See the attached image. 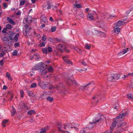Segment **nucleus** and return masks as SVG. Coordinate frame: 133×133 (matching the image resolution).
Segmentation results:
<instances>
[{"label": "nucleus", "instance_id": "f257e3e1", "mask_svg": "<svg viewBox=\"0 0 133 133\" xmlns=\"http://www.w3.org/2000/svg\"><path fill=\"white\" fill-rule=\"evenodd\" d=\"M77 124L70 123H65L62 125L61 123L57 125L58 131L60 133H72L69 131L75 130L76 131L78 130Z\"/></svg>", "mask_w": 133, "mask_h": 133}, {"label": "nucleus", "instance_id": "f03ea898", "mask_svg": "<svg viewBox=\"0 0 133 133\" xmlns=\"http://www.w3.org/2000/svg\"><path fill=\"white\" fill-rule=\"evenodd\" d=\"M127 114V113L126 112L119 116L117 117L114 119V122L112 124L110 127V133L112 132L114 128L116 125L117 126L118 122L119 123L122 121Z\"/></svg>", "mask_w": 133, "mask_h": 133}, {"label": "nucleus", "instance_id": "7ed1b4c3", "mask_svg": "<svg viewBox=\"0 0 133 133\" xmlns=\"http://www.w3.org/2000/svg\"><path fill=\"white\" fill-rule=\"evenodd\" d=\"M120 75L118 74H112L108 75L107 78L109 81H114L119 79Z\"/></svg>", "mask_w": 133, "mask_h": 133}, {"label": "nucleus", "instance_id": "20e7f679", "mask_svg": "<svg viewBox=\"0 0 133 133\" xmlns=\"http://www.w3.org/2000/svg\"><path fill=\"white\" fill-rule=\"evenodd\" d=\"M45 66V64L44 63L41 62L35 65L32 68V70L33 71H36L37 70H39V71L41 69Z\"/></svg>", "mask_w": 133, "mask_h": 133}, {"label": "nucleus", "instance_id": "39448f33", "mask_svg": "<svg viewBox=\"0 0 133 133\" xmlns=\"http://www.w3.org/2000/svg\"><path fill=\"white\" fill-rule=\"evenodd\" d=\"M101 120L100 117H98L97 118L93 120L92 122H89V124L87 127V128L89 129H92L94 127V124L95 123H98Z\"/></svg>", "mask_w": 133, "mask_h": 133}, {"label": "nucleus", "instance_id": "423d86ee", "mask_svg": "<svg viewBox=\"0 0 133 133\" xmlns=\"http://www.w3.org/2000/svg\"><path fill=\"white\" fill-rule=\"evenodd\" d=\"M46 65H45L43 68L40 70L39 72L42 77H47L48 75H46L48 72L47 69H46Z\"/></svg>", "mask_w": 133, "mask_h": 133}, {"label": "nucleus", "instance_id": "0eeeda50", "mask_svg": "<svg viewBox=\"0 0 133 133\" xmlns=\"http://www.w3.org/2000/svg\"><path fill=\"white\" fill-rule=\"evenodd\" d=\"M29 28L28 25H25L23 27V32L25 36L27 37V35L29 33Z\"/></svg>", "mask_w": 133, "mask_h": 133}, {"label": "nucleus", "instance_id": "6e6552de", "mask_svg": "<svg viewBox=\"0 0 133 133\" xmlns=\"http://www.w3.org/2000/svg\"><path fill=\"white\" fill-rule=\"evenodd\" d=\"M42 51L44 54H47L48 52H51L52 51V50L51 47L49 46L47 48L45 47L42 48Z\"/></svg>", "mask_w": 133, "mask_h": 133}, {"label": "nucleus", "instance_id": "1a4fd4ad", "mask_svg": "<svg viewBox=\"0 0 133 133\" xmlns=\"http://www.w3.org/2000/svg\"><path fill=\"white\" fill-rule=\"evenodd\" d=\"M67 84L69 85H71L72 84L76 85L77 82L73 78L68 79L67 82Z\"/></svg>", "mask_w": 133, "mask_h": 133}, {"label": "nucleus", "instance_id": "9d476101", "mask_svg": "<svg viewBox=\"0 0 133 133\" xmlns=\"http://www.w3.org/2000/svg\"><path fill=\"white\" fill-rule=\"evenodd\" d=\"M69 58V57L67 56H64L63 57V60L66 63L72 65V62L68 59Z\"/></svg>", "mask_w": 133, "mask_h": 133}, {"label": "nucleus", "instance_id": "9b49d317", "mask_svg": "<svg viewBox=\"0 0 133 133\" xmlns=\"http://www.w3.org/2000/svg\"><path fill=\"white\" fill-rule=\"evenodd\" d=\"M38 85L42 89H45L48 86L47 84L43 82H39L38 83Z\"/></svg>", "mask_w": 133, "mask_h": 133}, {"label": "nucleus", "instance_id": "f8f14e48", "mask_svg": "<svg viewBox=\"0 0 133 133\" xmlns=\"http://www.w3.org/2000/svg\"><path fill=\"white\" fill-rule=\"evenodd\" d=\"M5 37H4L2 38V40L3 42L7 44H9V40L8 39L7 37H8V34L7 33L5 34Z\"/></svg>", "mask_w": 133, "mask_h": 133}, {"label": "nucleus", "instance_id": "ddd939ff", "mask_svg": "<svg viewBox=\"0 0 133 133\" xmlns=\"http://www.w3.org/2000/svg\"><path fill=\"white\" fill-rule=\"evenodd\" d=\"M94 32L95 33L97 36H99L101 37H104L105 36V34L101 31H98L95 30Z\"/></svg>", "mask_w": 133, "mask_h": 133}, {"label": "nucleus", "instance_id": "4468645a", "mask_svg": "<svg viewBox=\"0 0 133 133\" xmlns=\"http://www.w3.org/2000/svg\"><path fill=\"white\" fill-rule=\"evenodd\" d=\"M127 22H124V20H119L118 22L115 24V25L117 26H120L121 25H124L125 23H127Z\"/></svg>", "mask_w": 133, "mask_h": 133}, {"label": "nucleus", "instance_id": "2eb2a0df", "mask_svg": "<svg viewBox=\"0 0 133 133\" xmlns=\"http://www.w3.org/2000/svg\"><path fill=\"white\" fill-rule=\"evenodd\" d=\"M57 48L61 51L64 50L65 48V46L63 44H60L58 45Z\"/></svg>", "mask_w": 133, "mask_h": 133}, {"label": "nucleus", "instance_id": "dca6fc26", "mask_svg": "<svg viewBox=\"0 0 133 133\" xmlns=\"http://www.w3.org/2000/svg\"><path fill=\"white\" fill-rule=\"evenodd\" d=\"M97 25L100 28H102L104 26V23L102 21H99L97 23Z\"/></svg>", "mask_w": 133, "mask_h": 133}, {"label": "nucleus", "instance_id": "f3484780", "mask_svg": "<svg viewBox=\"0 0 133 133\" xmlns=\"http://www.w3.org/2000/svg\"><path fill=\"white\" fill-rule=\"evenodd\" d=\"M118 26L115 25L114 27V31L116 34H118L120 32V28H118Z\"/></svg>", "mask_w": 133, "mask_h": 133}, {"label": "nucleus", "instance_id": "a211bd4d", "mask_svg": "<svg viewBox=\"0 0 133 133\" xmlns=\"http://www.w3.org/2000/svg\"><path fill=\"white\" fill-rule=\"evenodd\" d=\"M104 18H106L108 19L111 18L112 17H115V16L114 15H110L107 13H105L104 15Z\"/></svg>", "mask_w": 133, "mask_h": 133}, {"label": "nucleus", "instance_id": "6ab92c4d", "mask_svg": "<svg viewBox=\"0 0 133 133\" xmlns=\"http://www.w3.org/2000/svg\"><path fill=\"white\" fill-rule=\"evenodd\" d=\"M100 98V96L99 95H95L93 97V99L95 100V102H97L98 100Z\"/></svg>", "mask_w": 133, "mask_h": 133}, {"label": "nucleus", "instance_id": "aec40b11", "mask_svg": "<svg viewBox=\"0 0 133 133\" xmlns=\"http://www.w3.org/2000/svg\"><path fill=\"white\" fill-rule=\"evenodd\" d=\"M74 49L80 55H82V53L83 52V51L77 47H75L74 48Z\"/></svg>", "mask_w": 133, "mask_h": 133}, {"label": "nucleus", "instance_id": "412c9836", "mask_svg": "<svg viewBox=\"0 0 133 133\" xmlns=\"http://www.w3.org/2000/svg\"><path fill=\"white\" fill-rule=\"evenodd\" d=\"M87 18L89 20H91L94 19V18L93 16L91 13H89L87 16Z\"/></svg>", "mask_w": 133, "mask_h": 133}, {"label": "nucleus", "instance_id": "4be33fe9", "mask_svg": "<svg viewBox=\"0 0 133 133\" xmlns=\"http://www.w3.org/2000/svg\"><path fill=\"white\" fill-rule=\"evenodd\" d=\"M121 122L119 123L118 122L117 127H123L126 125V123H122Z\"/></svg>", "mask_w": 133, "mask_h": 133}, {"label": "nucleus", "instance_id": "5701e85b", "mask_svg": "<svg viewBox=\"0 0 133 133\" xmlns=\"http://www.w3.org/2000/svg\"><path fill=\"white\" fill-rule=\"evenodd\" d=\"M62 85V84H59L58 85H57V86H56L55 87V88H56L57 89V90H59V88L60 87H61ZM54 88H55V87H54L51 86V87L49 88V89L50 90H51L52 89H54Z\"/></svg>", "mask_w": 133, "mask_h": 133}, {"label": "nucleus", "instance_id": "b1692460", "mask_svg": "<svg viewBox=\"0 0 133 133\" xmlns=\"http://www.w3.org/2000/svg\"><path fill=\"white\" fill-rule=\"evenodd\" d=\"M128 48L124 49L123 50V51L122 52H119V55H121L123 54H124L127 53V51H128Z\"/></svg>", "mask_w": 133, "mask_h": 133}, {"label": "nucleus", "instance_id": "393cba45", "mask_svg": "<svg viewBox=\"0 0 133 133\" xmlns=\"http://www.w3.org/2000/svg\"><path fill=\"white\" fill-rule=\"evenodd\" d=\"M1 51V52L0 54V57H2L4 56L5 54V52L6 51L5 47V48H4Z\"/></svg>", "mask_w": 133, "mask_h": 133}, {"label": "nucleus", "instance_id": "a878e982", "mask_svg": "<svg viewBox=\"0 0 133 133\" xmlns=\"http://www.w3.org/2000/svg\"><path fill=\"white\" fill-rule=\"evenodd\" d=\"M34 57L35 59H38L40 58V57L39 54L37 53H35L34 54Z\"/></svg>", "mask_w": 133, "mask_h": 133}, {"label": "nucleus", "instance_id": "bb28decb", "mask_svg": "<svg viewBox=\"0 0 133 133\" xmlns=\"http://www.w3.org/2000/svg\"><path fill=\"white\" fill-rule=\"evenodd\" d=\"M27 92L28 95L30 97H33L35 96L34 94L31 91L28 90Z\"/></svg>", "mask_w": 133, "mask_h": 133}, {"label": "nucleus", "instance_id": "cd10ccee", "mask_svg": "<svg viewBox=\"0 0 133 133\" xmlns=\"http://www.w3.org/2000/svg\"><path fill=\"white\" fill-rule=\"evenodd\" d=\"M7 20L10 23L13 25H14L15 24V22L12 20L11 18L9 17H7Z\"/></svg>", "mask_w": 133, "mask_h": 133}, {"label": "nucleus", "instance_id": "c85d7f7f", "mask_svg": "<svg viewBox=\"0 0 133 133\" xmlns=\"http://www.w3.org/2000/svg\"><path fill=\"white\" fill-rule=\"evenodd\" d=\"M90 83H88L87 84H85V85L83 86H81L80 87L79 89L80 90H84L85 88L87 87L88 85H90Z\"/></svg>", "mask_w": 133, "mask_h": 133}, {"label": "nucleus", "instance_id": "c756f323", "mask_svg": "<svg viewBox=\"0 0 133 133\" xmlns=\"http://www.w3.org/2000/svg\"><path fill=\"white\" fill-rule=\"evenodd\" d=\"M6 77L8 78L11 80H12V78L10 74V73L8 72H7L6 74Z\"/></svg>", "mask_w": 133, "mask_h": 133}, {"label": "nucleus", "instance_id": "7c9ffc66", "mask_svg": "<svg viewBox=\"0 0 133 133\" xmlns=\"http://www.w3.org/2000/svg\"><path fill=\"white\" fill-rule=\"evenodd\" d=\"M16 110L15 108L13 107H12V110L11 111V113L12 116L14 115L16 113Z\"/></svg>", "mask_w": 133, "mask_h": 133}, {"label": "nucleus", "instance_id": "2f4dec72", "mask_svg": "<svg viewBox=\"0 0 133 133\" xmlns=\"http://www.w3.org/2000/svg\"><path fill=\"white\" fill-rule=\"evenodd\" d=\"M19 34H17L15 36L14 38L13 39L15 42L17 41L18 40V37H19Z\"/></svg>", "mask_w": 133, "mask_h": 133}, {"label": "nucleus", "instance_id": "473e14b6", "mask_svg": "<svg viewBox=\"0 0 133 133\" xmlns=\"http://www.w3.org/2000/svg\"><path fill=\"white\" fill-rule=\"evenodd\" d=\"M35 112L34 110H29L28 112V115H30L34 114H35Z\"/></svg>", "mask_w": 133, "mask_h": 133}, {"label": "nucleus", "instance_id": "72a5a7b5", "mask_svg": "<svg viewBox=\"0 0 133 133\" xmlns=\"http://www.w3.org/2000/svg\"><path fill=\"white\" fill-rule=\"evenodd\" d=\"M46 44V43L44 42H42L40 43L39 44V46L41 47H42L45 46Z\"/></svg>", "mask_w": 133, "mask_h": 133}, {"label": "nucleus", "instance_id": "f704fd0d", "mask_svg": "<svg viewBox=\"0 0 133 133\" xmlns=\"http://www.w3.org/2000/svg\"><path fill=\"white\" fill-rule=\"evenodd\" d=\"M91 46L90 45L86 43L85 44V47L87 49H89L91 48Z\"/></svg>", "mask_w": 133, "mask_h": 133}, {"label": "nucleus", "instance_id": "c9c22d12", "mask_svg": "<svg viewBox=\"0 0 133 133\" xmlns=\"http://www.w3.org/2000/svg\"><path fill=\"white\" fill-rule=\"evenodd\" d=\"M47 130V129L45 128H43L41 130L40 132L39 133H46Z\"/></svg>", "mask_w": 133, "mask_h": 133}, {"label": "nucleus", "instance_id": "e433bc0d", "mask_svg": "<svg viewBox=\"0 0 133 133\" xmlns=\"http://www.w3.org/2000/svg\"><path fill=\"white\" fill-rule=\"evenodd\" d=\"M8 120L6 119H4L2 121V125L4 127L6 126L5 124L7 122Z\"/></svg>", "mask_w": 133, "mask_h": 133}, {"label": "nucleus", "instance_id": "4c0bfd02", "mask_svg": "<svg viewBox=\"0 0 133 133\" xmlns=\"http://www.w3.org/2000/svg\"><path fill=\"white\" fill-rule=\"evenodd\" d=\"M48 40L50 41V42H52L53 43H54L55 42V40H56V41L57 40V39H53L52 38H48Z\"/></svg>", "mask_w": 133, "mask_h": 133}, {"label": "nucleus", "instance_id": "58836bf2", "mask_svg": "<svg viewBox=\"0 0 133 133\" xmlns=\"http://www.w3.org/2000/svg\"><path fill=\"white\" fill-rule=\"evenodd\" d=\"M6 29L10 30L12 28V26L10 24H8L6 25Z\"/></svg>", "mask_w": 133, "mask_h": 133}, {"label": "nucleus", "instance_id": "ea45409f", "mask_svg": "<svg viewBox=\"0 0 133 133\" xmlns=\"http://www.w3.org/2000/svg\"><path fill=\"white\" fill-rule=\"evenodd\" d=\"M127 98L129 99L133 100V95L129 94L127 95Z\"/></svg>", "mask_w": 133, "mask_h": 133}, {"label": "nucleus", "instance_id": "a19ab883", "mask_svg": "<svg viewBox=\"0 0 133 133\" xmlns=\"http://www.w3.org/2000/svg\"><path fill=\"white\" fill-rule=\"evenodd\" d=\"M15 34L14 33H13L12 32H10V35L9 36V38L12 40L13 39L12 38V37H13L14 36V35Z\"/></svg>", "mask_w": 133, "mask_h": 133}, {"label": "nucleus", "instance_id": "79ce46f5", "mask_svg": "<svg viewBox=\"0 0 133 133\" xmlns=\"http://www.w3.org/2000/svg\"><path fill=\"white\" fill-rule=\"evenodd\" d=\"M46 99L48 101L51 102L53 101V98L50 96H48L47 97Z\"/></svg>", "mask_w": 133, "mask_h": 133}, {"label": "nucleus", "instance_id": "37998d69", "mask_svg": "<svg viewBox=\"0 0 133 133\" xmlns=\"http://www.w3.org/2000/svg\"><path fill=\"white\" fill-rule=\"evenodd\" d=\"M46 35L45 34H43L42 38V40L43 41H46Z\"/></svg>", "mask_w": 133, "mask_h": 133}, {"label": "nucleus", "instance_id": "c03bdc74", "mask_svg": "<svg viewBox=\"0 0 133 133\" xmlns=\"http://www.w3.org/2000/svg\"><path fill=\"white\" fill-rule=\"evenodd\" d=\"M48 70L49 72H52L53 71V68L51 66H50L48 68Z\"/></svg>", "mask_w": 133, "mask_h": 133}, {"label": "nucleus", "instance_id": "a18cd8bd", "mask_svg": "<svg viewBox=\"0 0 133 133\" xmlns=\"http://www.w3.org/2000/svg\"><path fill=\"white\" fill-rule=\"evenodd\" d=\"M37 84L36 83H32L31 84L30 87L31 88H34L36 87Z\"/></svg>", "mask_w": 133, "mask_h": 133}, {"label": "nucleus", "instance_id": "49530a36", "mask_svg": "<svg viewBox=\"0 0 133 133\" xmlns=\"http://www.w3.org/2000/svg\"><path fill=\"white\" fill-rule=\"evenodd\" d=\"M129 75L133 76V73H129L128 75H124L123 77L125 78L128 77Z\"/></svg>", "mask_w": 133, "mask_h": 133}, {"label": "nucleus", "instance_id": "de8ad7c7", "mask_svg": "<svg viewBox=\"0 0 133 133\" xmlns=\"http://www.w3.org/2000/svg\"><path fill=\"white\" fill-rule=\"evenodd\" d=\"M56 28L55 26L52 27L51 28V31L52 32H54L56 30Z\"/></svg>", "mask_w": 133, "mask_h": 133}, {"label": "nucleus", "instance_id": "09e8293b", "mask_svg": "<svg viewBox=\"0 0 133 133\" xmlns=\"http://www.w3.org/2000/svg\"><path fill=\"white\" fill-rule=\"evenodd\" d=\"M41 20H42L44 23H45L47 21V20L45 17L43 16L42 17V18H41Z\"/></svg>", "mask_w": 133, "mask_h": 133}, {"label": "nucleus", "instance_id": "8fccbe9b", "mask_svg": "<svg viewBox=\"0 0 133 133\" xmlns=\"http://www.w3.org/2000/svg\"><path fill=\"white\" fill-rule=\"evenodd\" d=\"M20 94L21 95V97L22 98L23 97L24 92L22 90H20Z\"/></svg>", "mask_w": 133, "mask_h": 133}, {"label": "nucleus", "instance_id": "3c124183", "mask_svg": "<svg viewBox=\"0 0 133 133\" xmlns=\"http://www.w3.org/2000/svg\"><path fill=\"white\" fill-rule=\"evenodd\" d=\"M25 2V1L24 0L21 1L20 2L19 5H23Z\"/></svg>", "mask_w": 133, "mask_h": 133}, {"label": "nucleus", "instance_id": "603ef678", "mask_svg": "<svg viewBox=\"0 0 133 133\" xmlns=\"http://www.w3.org/2000/svg\"><path fill=\"white\" fill-rule=\"evenodd\" d=\"M34 34L36 35V36L38 39H39L41 38V37L39 35L36 34L35 32H34Z\"/></svg>", "mask_w": 133, "mask_h": 133}, {"label": "nucleus", "instance_id": "864d4df0", "mask_svg": "<svg viewBox=\"0 0 133 133\" xmlns=\"http://www.w3.org/2000/svg\"><path fill=\"white\" fill-rule=\"evenodd\" d=\"M81 63L83 65L85 66H86L87 65L86 63L84 61H82L81 62Z\"/></svg>", "mask_w": 133, "mask_h": 133}, {"label": "nucleus", "instance_id": "5fc2aeb1", "mask_svg": "<svg viewBox=\"0 0 133 133\" xmlns=\"http://www.w3.org/2000/svg\"><path fill=\"white\" fill-rule=\"evenodd\" d=\"M17 50H15L13 52L12 54L13 56L16 55L17 53Z\"/></svg>", "mask_w": 133, "mask_h": 133}, {"label": "nucleus", "instance_id": "6e6d98bb", "mask_svg": "<svg viewBox=\"0 0 133 133\" xmlns=\"http://www.w3.org/2000/svg\"><path fill=\"white\" fill-rule=\"evenodd\" d=\"M3 6L4 8V9L8 7V5H6V3L5 2L3 4Z\"/></svg>", "mask_w": 133, "mask_h": 133}, {"label": "nucleus", "instance_id": "4d7b16f0", "mask_svg": "<svg viewBox=\"0 0 133 133\" xmlns=\"http://www.w3.org/2000/svg\"><path fill=\"white\" fill-rule=\"evenodd\" d=\"M19 46H20L19 44L18 43H15L14 44V46L15 47V48L18 47Z\"/></svg>", "mask_w": 133, "mask_h": 133}, {"label": "nucleus", "instance_id": "13d9d810", "mask_svg": "<svg viewBox=\"0 0 133 133\" xmlns=\"http://www.w3.org/2000/svg\"><path fill=\"white\" fill-rule=\"evenodd\" d=\"M5 48V46L3 45H0V51L3 50L4 48Z\"/></svg>", "mask_w": 133, "mask_h": 133}, {"label": "nucleus", "instance_id": "bf43d9fd", "mask_svg": "<svg viewBox=\"0 0 133 133\" xmlns=\"http://www.w3.org/2000/svg\"><path fill=\"white\" fill-rule=\"evenodd\" d=\"M80 133H85V129L83 128L80 131Z\"/></svg>", "mask_w": 133, "mask_h": 133}, {"label": "nucleus", "instance_id": "052dcab7", "mask_svg": "<svg viewBox=\"0 0 133 133\" xmlns=\"http://www.w3.org/2000/svg\"><path fill=\"white\" fill-rule=\"evenodd\" d=\"M29 121L32 122L33 123L34 122V118H31L29 120Z\"/></svg>", "mask_w": 133, "mask_h": 133}, {"label": "nucleus", "instance_id": "680f3d73", "mask_svg": "<svg viewBox=\"0 0 133 133\" xmlns=\"http://www.w3.org/2000/svg\"><path fill=\"white\" fill-rule=\"evenodd\" d=\"M87 70V68H84V69H81L78 70V71L79 72H81L82 71H86Z\"/></svg>", "mask_w": 133, "mask_h": 133}, {"label": "nucleus", "instance_id": "e2e57ef3", "mask_svg": "<svg viewBox=\"0 0 133 133\" xmlns=\"http://www.w3.org/2000/svg\"><path fill=\"white\" fill-rule=\"evenodd\" d=\"M75 6L77 8H79L81 7V6L79 4H75Z\"/></svg>", "mask_w": 133, "mask_h": 133}, {"label": "nucleus", "instance_id": "0e129e2a", "mask_svg": "<svg viewBox=\"0 0 133 133\" xmlns=\"http://www.w3.org/2000/svg\"><path fill=\"white\" fill-rule=\"evenodd\" d=\"M6 30H7L6 28H4L2 30V32L3 33H5Z\"/></svg>", "mask_w": 133, "mask_h": 133}, {"label": "nucleus", "instance_id": "69168bd1", "mask_svg": "<svg viewBox=\"0 0 133 133\" xmlns=\"http://www.w3.org/2000/svg\"><path fill=\"white\" fill-rule=\"evenodd\" d=\"M3 60H1L0 61V64L1 66H3Z\"/></svg>", "mask_w": 133, "mask_h": 133}, {"label": "nucleus", "instance_id": "338daca9", "mask_svg": "<svg viewBox=\"0 0 133 133\" xmlns=\"http://www.w3.org/2000/svg\"><path fill=\"white\" fill-rule=\"evenodd\" d=\"M13 95H11V97L9 99V101H11L12 100V99H13Z\"/></svg>", "mask_w": 133, "mask_h": 133}, {"label": "nucleus", "instance_id": "774afa93", "mask_svg": "<svg viewBox=\"0 0 133 133\" xmlns=\"http://www.w3.org/2000/svg\"><path fill=\"white\" fill-rule=\"evenodd\" d=\"M52 6V5H50V4H48L47 7L48 9H50Z\"/></svg>", "mask_w": 133, "mask_h": 133}]
</instances>
